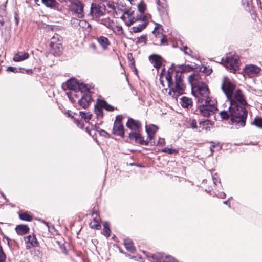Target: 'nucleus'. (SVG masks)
I'll list each match as a JSON object with an SVG mask.
<instances>
[{"instance_id":"obj_1","label":"nucleus","mask_w":262,"mask_h":262,"mask_svg":"<svg viewBox=\"0 0 262 262\" xmlns=\"http://www.w3.org/2000/svg\"><path fill=\"white\" fill-rule=\"evenodd\" d=\"M219 114L223 120L230 119L231 124L237 128L245 126L248 112L245 106L239 105L222 107Z\"/></svg>"},{"instance_id":"obj_2","label":"nucleus","mask_w":262,"mask_h":262,"mask_svg":"<svg viewBox=\"0 0 262 262\" xmlns=\"http://www.w3.org/2000/svg\"><path fill=\"white\" fill-rule=\"evenodd\" d=\"M182 73L180 72L168 71L165 78L169 88V94L172 97L177 98L184 92L185 86L182 79Z\"/></svg>"},{"instance_id":"obj_3","label":"nucleus","mask_w":262,"mask_h":262,"mask_svg":"<svg viewBox=\"0 0 262 262\" xmlns=\"http://www.w3.org/2000/svg\"><path fill=\"white\" fill-rule=\"evenodd\" d=\"M247 105L245 95L240 89H237L231 96V98L228 99L226 102L223 104L222 107L233 105L245 106Z\"/></svg>"},{"instance_id":"obj_4","label":"nucleus","mask_w":262,"mask_h":262,"mask_svg":"<svg viewBox=\"0 0 262 262\" xmlns=\"http://www.w3.org/2000/svg\"><path fill=\"white\" fill-rule=\"evenodd\" d=\"M199 111L201 115L205 117H209L217 110L216 102H210L206 104L197 105Z\"/></svg>"},{"instance_id":"obj_5","label":"nucleus","mask_w":262,"mask_h":262,"mask_svg":"<svg viewBox=\"0 0 262 262\" xmlns=\"http://www.w3.org/2000/svg\"><path fill=\"white\" fill-rule=\"evenodd\" d=\"M224 64L231 72L235 73L239 69L238 57L232 53L227 54Z\"/></svg>"},{"instance_id":"obj_6","label":"nucleus","mask_w":262,"mask_h":262,"mask_svg":"<svg viewBox=\"0 0 262 262\" xmlns=\"http://www.w3.org/2000/svg\"><path fill=\"white\" fill-rule=\"evenodd\" d=\"M62 37L57 34H55L51 38L49 46L51 52L55 56H59L62 52Z\"/></svg>"},{"instance_id":"obj_7","label":"nucleus","mask_w":262,"mask_h":262,"mask_svg":"<svg viewBox=\"0 0 262 262\" xmlns=\"http://www.w3.org/2000/svg\"><path fill=\"white\" fill-rule=\"evenodd\" d=\"M110 112H112L115 108L113 106L109 104L106 101L104 100L97 99V102L95 105L94 111L98 118H102L104 116L103 110Z\"/></svg>"},{"instance_id":"obj_8","label":"nucleus","mask_w":262,"mask_h":262,"mask_svg":"<svg viewBox=\"0 0 262 262\" xmlns=\"http://www.w3.org/2000/svg\"><path fill=\"white\" fill-rule=\"evenodd\" d=\"M84 6L81 1L76 0L70 3L69 10L73 15L82 18L84 16Z\"/></svg>"},{"instance_id":"obj_9","label":"nucleus","mask_w":262,"mask_h":262,"mask_svg":"<svg viewBox=\"0 0 262 262\" xmlns=\"http://www.w3.org/2000/svg\"><path fill=\"white\" fill-rule=\"evenodd\" d=\"M221 88L227 99L231 98V96L236 90L235 85L231 82L230 79L227 76H224L223 78Z\"/></svg>"},{"instance_id":"obj_10","label":"nucleus","mask_w":262,"mask_h":262,"mask_svg":"<svg viewBox=\"0 0 262 262\" xmlns=\"http://www.w3.org/2000/svg\"><path fill=\"white\" fill-rule=\"evenodd\" d=\"M105 10V5L92 3L91 6L90 14L93 18H98L104 15Z\"/></svg>"},{"instance_id":"obj_11","label":"nucleus","mask_w":262,"mask_h":262,"mask_svg":"<svg viewBox=\"0 0 262 262\" xmlns=\"http://www.w3.org/2000/svg\"><path fill=\"white\" fill-rule=\"evenodd\" d=\"M135 12L132 9L125 8L123 14L121 16V19L124 21L127 26H130L137 21V19L134 16Z\"/></svg>"},{"instance_id":"obj_12","label":"nucleus","mask_w":262,"mask_h":262,"mask_svg":"<svg viewBox=\"0 0 262 262\" xmlns=\"http://www.w3.org/2000/svg\"><path fill=\"white\" fill-rule=\"evenodd\" d=\"M122 117L121 115L116 116L114 123L113 128V133L117 136L124 137V127L122 123Z\"/></svg>"},{"instance_id":"obj_13","label":"nucleus","mask_w":262,"mask_h":262,"mask_svg":"<svg viewBox=\"0 0 262 262\" xmlns=\"http://www.w3.org/2000/svg\"><path fill=\"white\" fill-rule=\"evenodd\" d=\"M261 71L260 67L253 64L246 65L244 69L245 75L249 77H253L256 76Z\"/></svg>"},{"instance_id":"obj_14","label":"nucleus","mask_w":262,"mask_h":262,"mask_svg":"<svg viewBox=\"0 0 262 262\" xmlns=\"http://www.w3.org/2000/svg\"><path fill=\"white\" fill-rule=\"evenodd\" d=\"M202 76L204 77V75H201L199 74H194L189 77V81L193 88L196 89V88L201 86V85L205 84L203 81L202 78Z\"/></svg>"},{"instance_id":"obj_15","label":"nucleus","mask_w":262,"mask_h":262,"mask_svg":"<svg viewBox=\"0 0 262 262\" xmlns=\"http://www.w3.org/2000/svg\"><path fill=\"white\" fill-rule=\"evenodd\" d=\"M129 138L130 140H134L137 143L142 145H148L149 140L148 139L144 140V138L139 132H132L129 134Z\"/></svg>"},{"instance_id":"obj_16","label":"nucleus","mask_w":262,"mask_h":262,"mask_svg":"<svg viewBox=\"0 0 262 262\" xmlns=\"http://www.w3.org/2000/svg\"><path fill=\"white\" fill-rule=\"evenodd\" d=\"M151 258L153 262H178L173 257L170 256H164L162 253H156L152 254Z\"/></svg>"},{"instance_id":"obj_17","label":"nucleus","mask_w":262,"mask_h":262,"mask_svg":"<svg viewBox=\"0 0 262 262\" xmlns=\"http://www.w3.org/2000/svg\"><path fill=\"white\" fill-rule=\"evenodd\" d=\"M126 126L134 132H138L141 127V122L137 120L129 118L126 124Z\"/></svg>"},{"instance_id":"obj_18","label":"nucleus","mask_w":262,"mask_h":262,"mask_svg":"<svg viewBox=\"0 0 262 262\" xmlns=\"http://www.w3.org/2000/svg\"><path fill=\"white\" fill-rule=\"evenodd\" d=\"M26 244V249H29L38 246V241L35 236L33 235H28L24 238Z\"/></svg>"},{"instance_id":"obj_19","label":"nucleus","mask_w":262,"mask_h":262,"mask_svg":"<svg viewBox=\"0 0 262 262\" xmlns=\"http://www.w3.org/2000/svg\"><path fill=\"white\" fill-rule=\"evenodd\" d=\"M92 100V98L91 95L88 94H84L78 100V104L82 108H85L90 105Z\"/></svg>"},{"instance_id":"obj_20","label":"nucleus","mask_w":262,"mask_h":262,"mask_svg":"<svg viewBox=\"0 0 262 262\" xmlns=\"http://www.w3.org/2000/svg\"><path fill=\"white\" fill-rule=\"evenodd\" d=\"M149 61L156 69H159L162 64V58L158 55L153 54L149 57Z\"/></svg>"},{"instance_id":"obj_21","label":"nucleus","mask_w":262,"mask_h":262,"mask_svg":"<svg viewBox=\"0 0 262 262\" xmlns=\"http://www.w3.org/2000/svg\"><path fill=\"white\" fill-rule=\"evenodd\" d=\"M141 19L143 20L144 23L139 24L137 26L133 27L131 28V32L135 33L140 32L147 26L148 23V18L145 16H143Z\"/></svg>"},{"instance_id":"obj_22","label":"nucleus","mask_w":262,"mask_h":262,"mask_svg":"<svg viewBox=\"0 0 262 262\" xmlns=\"http://www.w3.org/2000/svg\"><path fill=\"white\" fill-rule=\"evenodd\" d=\"M197 105L201 104H206L210 102H215L214 100H213L209 97V95H199L196 94L195 95Z\"/></svg>"},{"instance_id":"obj_23","label":"nucleus","mask_w":262,"mask_h":262,"mask_svg":"<svg viewBox=\"0 0 262 262\" xmlns=\"http://www.w3.org/2000/svg\"><path fill=\"white\" fill-rule=\"evenodd\" d=\"M92 216L93 220L89 223L90 227L91 228L99 229L101 227L100 217L95 212L92 214Z\"/></svg>"},{"instance_id":"obj_24","label":"nucleus","mask_w":262,"mask_h":262,"mask_svg":"<svg viewBox=\"0 0 262 262\" xmlns=\"http://www.w3.org/2000/svg\"><path fill=\"white\" fill-rule=\"evenodd\" d=\"M180 103L183 108H189L192 106V99L185 96H183L180 99Z\"/></svg>"},{"instance_id":"obj_25","label":"nucleus","mask_w":262,"mask_h":262,"mask_svg":"<svg viewBox=\"0 0 262 262\" xmlns=\"http://www.w3.org/2000/svg\"><path fill=\"white\" fill-rule=\"evenodd\" d=\"M29 55L28 53L25 52H18L15 54L13 57L14 61L19 62L28 59Z\"/></svg>"},{"instance_id":"obj_26","label":"nucleus","mask_w":262,"mask_h":262,"mask_svg":"<svg viewBox=\"0 0 262 262\" xmlns=\"http://www.w3.org/2000/svg\"><path fill=\"white\" fill-rule=\"evenodd\" d=\"M15 230L18 235H23L29 232V228L26 225H19L16 227Z\"/></svg>"},{"instance_id":"obj_27","label":"nucleus","mask_w":262,"mask_h":262,"mask_svg":"<svg viewBox=\"0 0 262 262\" xmlns=\"http://www.w3.org/2000/svg\"><path fill=\"white\" fill-rule=\"evenodd\" d=\"M124 245L127 251L131 253L135 251V248L134 246L133 241L129 238H125L124 239Z\"/></svg>"},{"instance_id":"obj_28","label":"nucleus","mask_w":262,"mask_h":262,"mask_svg":"<svg viewBox=\"0 0 262 262\" xmlns=\"http://www.w3.org/2000/svg\"><path fill=\"white\" fill-rule=\"evenodd\" d=\"M97 41L100 45L105 50L108 48L110 45L109 40L106 37L101 36L97 38Z\"/></svg>"},{"instance_id":"obj_29","label":"nucleus","mask_w":262,"mask_h":262,"mask_svg":"<svg viewBox=\"0 0 262 262\" xmlns=\"http://www.w3.org/2000/svg\"><path fill=\"white\" fill-rule=\"evenodd\" d=\"M66 85L69 90L75 91L78 89V82L75 79L71 78L67 81Z\"/></svg>"},{"instance_id":"obj_30","label":"nucleus","mask_w":262,"mask_h":262,"mask_svg":"<svg viewBox=\"0 0 262 262\" xmlns=\"http://www.w3.org/2000/svg\"><path fill=\"white\" fill-rule=\"evenodd\" d=\"M196 93L199 95H209L210 93L209 89L205 83L201 85V86L196 88Z\"/></svg>"},{"instance_id":"obj_31","label":"nucleus","mask_w":262,"mask_h":262,"mask_svg":"<svg viewBox=\"0 0 262 262\" xmlns=\"http://www.w3.org/2000/svg\"><path fill=\"white\" fill-rule=\"evenodd\" d=\"M41 2L47 7L52 9L57 8L59 5L56 0H41Z\"/></svg>"},{"instance_id":"obj_32","label":"nucleus","mask_w":262,"mask_h":262,"mask_svg":"<svg viewBox=\"0 0 262 262\" xmlns=\"http://www.w3.org/2000/svg\"><path fill=\"white\" fill-rule=\"evenodd\" d=\"M100 23L104 25L105 27L109 29H111L113 25V21L109 17L99 19Z\"/></svg>"},{"instance_id":"obj_33","label":"nucleus","mask_w":262,"mask_h":262,"mask_svg":"<svg viewBox=\"0 0 262 262\" xmlns=\"http://www.w3.org/2000/svg\"><path fill=\"white\" fill-rule=\"evenodd\" d=\"M111 29H112L113 32L117 35L120 36L123 34V29L121 26H114L113 25Z\"/></svg>"},{"instance_id":"obj_34","label":"nucleus","mask_w":262,"mask_h":262,"mask_svg":"<svg viewBox=\"0 0 262 262\" xmlns=\"http://www.w3.org/2000/svg\"><path fill=\"white\" fill-rule=\"evenodd\" d=\"M199 127H201L202 130H207L210 129L211 124L210 120L206 119L204 121H201L199 123Z\"/></svg>"},{"instance_id":"obj_35","label":"nucleus","mask_w":262,"mask_h":262,"mask_svg":"<svg viewBox=\"0 0 262 262\" xmlns=\"http://www.w3.org/2000/svg\"><path fill=\"white\" fill-rule=\"evenodd\" d=\"M19 216L21 220L25 221L30 222L33 219L32 216L26 212L19 213Z\"/></svg>"},{"instance_id":"obj_36","label":"nucleus","mask_w":262,"mask_h":262,"mask_svg":"<svg viewBox=\"0 0 262 262\" xmlns=\"http://www.w3.org/2000/svg\"><path fill=\"white\" fill-rule=\"evenodd\" d=\"M103 234L107 237L110 236L111 230L109 228V224L107 222H105L103 224Z\"/></svg>"},{"instance_id":"obj_37","label":"nucleus","mask_w":262,"mask_h":262,"mask_svg":"<svg viewBox=\"0 0 262 262\" xmlns=\"http://www.w3.org/2000/svg\"><path fill=\"white\" fill-rule=\"evenodd\" d=\"M157 130L158 127L155 125L151 124L149 126H146V131L147 133H150L154 135Z\"/></svg>"},{"instance_id":"obj_38","label":"nucleus","mask_w":262,"mask_h":262,"mask_svg":"<svg viewBox=\"0 0 262 262\" xmlns=\"http://www.w3.org/2000/svg\"><path fill=\"white\" fill-rule=\"evenodd\" d=\"M147 40V35H142L139 37L137 38V40L136 41V43L137 45L139 44H145Z\"/></svg>"},{"instance_id":"obj_39","label":"nucleus","mask_w":262,"mask_h":262,"mask_svg":"<svg viewBox=\"0 0 262 262\" xmlns=\"http://www.w3.org/2000/svg\"><path fill=\"white\" fill-rule=\"evenodd\" d=\"M80 114L81 118L84 119L85 121H89L92 117V114L90 112H80Z\"/></svg>"},{"instance_id":"obj_40","label":"nucleus","mask_w":262,"mask_h":262,"mask_svg":"<svg viewBox=\"0 0 262 262\" xmlns=\"http://www.w3.org/2000/svg\"><path fill=\"white\" fill-rule=\"evenodd\" d=\"M107 5L109 8L112 9L114 12H116V13H117V10H119V8L116 4H115L113 2L109 1L107 3Z\"/></svg>"},{"instance_id":"obj_41","label":"nucleus","mask_w":262,"mask_h":262,"mask_svg":"<svg viewBox=\"0 0 262 262\" xmlns=\"http://www.w3.org/2000/svg\"><path fill=\"white\" fill-rule=\"evenodd\" d=\"M252 124L257 127L262 129V118L260 117L255 118Z\"/></svg>"},{"instance_id":"obj_42","label":"nucleus","mask_w":262,"mask_h":262,"mask_svg":"<svg viewBox=\"0 0 262 262\" xmlns=\"http://www.w3.org/2000/svg\"><path fill=\"white\" fill-rule=\"evenodd\" d=\"M187 125L189 127L195 129L197 128V122L196 121L193 119H190L187 121Z\"/></svg>"},{"instance_id":"obj_43","label":"nucleus","mask_w":262,"mask_h":262,"mask_svg":"<svg viewBox=\"0 0 262 262\" xmlns=\"http://www.w3.org/2000/svg\"><path fill=\"white\" fill-rule=\"evenodd\" d=\"M160 25L157 24V26L155 27L154 31H152V33L155 35V36L157 37L161 36V34L162 33L160 32Z\"/></svg>"},{"instance_id":"obj_44","label":"nucleus","mask_w":262,"mask_h":262,"mask_svg":"<svg viewBox=\"0 0 262 262\" xmlns=\"http://www.w3.org/2000/svg\"><path fill=\"white\" fill-rule=\"evenodd\" d=\"M157 3L158 5V9L159 11L161 10V8H164L166 6L165 0H158Z\"/></svg>"},{"instance_id":"obj_45","label":"nucleus","mask_w":262,"mask_h":262,"mask_svg":"<svg viewBox=\"0 0 262 262\" xmlns=\"http://www.w3.org/2000/svg\"><path fill=\"white\" fill-rule=\"evenodd\" d=\"M161 151L163 152L168 153L169 154H172L173 153L178 152V151L176 149L169 148H165L162 149Z\"/></svg>"},{"instance_id":"obj_46","label":"nucleus","mask_w":262,"mask_h":262,"mask_svg":"<svg viewBox=\"0 0 262 262\" xmlns=\"http://www.w3.org/2000/svg\"><path fill=\"white\" fill-rule=\"evenodd\" d=\"M138 8L140 12L143 13L146 10V5L144 3L141 2L138 4Z\"/></svg>"},{"instance_id":"obj_47","label":"nucleus","mask_w":262,"mask_h":262,"mask_svg":"<svg viewBox=\"0 0 262 262\" xmlns=\"http://www.w3.org/2000/svg\"><path fill=\"white\" fill-rule=\"evenodd\" d=\"M78 89H79V90L82 93L86 92L89 91V89L88 88L86 84H83V83L79 84V82H78Z\"/></svg>"},{"instance_id":"obj_48","label":"nucleus","mask_w":262,"mask_h":262,"mask_svg":"<svg viewBox=\"0 0 262 262\" xmlns=\"http://www.w3.org/2000/svg\"><path fill=\"white\" fill-rule=\"evenodd\" d=\"M202 68V72L207 75L211 74L212 71V69L209 67H203Z\"/></svg>"},{"instance_id":"obj_49","label":"nucleus","mask_w":262,"mask_h":262,"mask_svg":"<svg viewBox=\"0 0 262 262\" xmlns=\"http://www.w3.org/2000/svg\"><path fill=\"white\" fill-rule=\"evenodd\" d=\"M6 255L5 254L2 248L0 246V262H5Z\"/></svg>"},{"instance_id":"obj_50","label":"nucleus","mask_w":262,"mask_h":262,"mask_svg":"<svg viewBox=\"0 0 262 262\" xmlns=\"http://www.w3.org/2000/svg\"><path fill=\"white\" fill-rule=\"evenodd\" d=\"M183 50L185 54H187L188 55H191V54L192 53L191 50L187 46H184Z\"/></svg>"},{"instance_id":"obj_51","label":"nucleus","mask_w":262,"mask_h":262,"mask_svg":"<svg viewBox=\"0 0 262 262\" xmlns=\"http://www.w3.org/2000/svg\"><path fill=\"white\" fill-rule=\"evenodd\" d=\"M161 36L162 37L160 40L161 45H164L167 44V40L165 36L163 35V34H161Z\"/></svg>"},{"instance_id":"obj_52","label":"nucleus","mask_w":262,"mask_h":262,"mask_svg":"<svg viewBox=\"0 0 262 262\" xmlns=\"http://www.w3.org/2000/svg\"><path fill=\"white\" fill-rule=\"evenodd\" d=\"M6 70H7V71L12 72H14V73H16V72H18L17 68L15 67H8L7 68Z\"/></svg>"},{"instance_id":"obj_53","label":"nucleus","mask_w":262,"mask_h":262,"mask_svg":"<svg viewBox=\"0 0 262 262\" xmlns=\"http://www.w3.org/2000/svg\"><path fill=\"white\" fill-rule=\"evenodd\" d=\"M148 136L147 137V139L149 140V143H150V145H152V142L151 141L154 137V134H150V133H147Z\"/></svg>"},{"instance_id":"obj_54","label":"nucleus","mask_w":262,"mask_h":262,"mask_svg":"<svg viewBox=\"0 0 262 262\" xmlns=\"http://www.w3.org/2000/svg\"><path fill=\"white\" fill-rule=\"evenodd\" d=\"M165 139L164 138H159V141L158 142V144L163 146L165 144Z\"/></svg>"},{"instance_id":"obj_55","label":"nucleus","mask_w":262,"mask_h":262,"mask_svg":"<svg viewBox=\"0 0 262 262\" xmlns=\"http://www.w3.org/2000/svg\"><path fill=\"white\" fill-rule=\"evenodd\" d=\"M14 19H15L16 24L18 25V23H19V16H18V14L16 12L14 13Z\"/></svg>"},{"instance_id":"obj_56","label":"nucleus","mask_w":262,"mask_h":262,"mask_svg":"<svg viewBox=\"0 0 262 262\" xmlns=\"http://www.w3.org/2000/svg\"><path fill=\"white\" fill-rule=\"evenodd\" d=\"M99 133H100V135L103 136L104 137L108 136V134L106 131H105L104 130H101Z\"/></svg>"},{"instance_id":"obj_57","label":"nucleus","mask_w":262,"mask_h":262,"mask_svg":"<svg viewBox=\"0 0 262 262\" xmlns=\"http://www.w3.org/2000/svg\"><path fill=\"white\" fill-rule=\"evenodd\" d=\"M217 196L221 198H225L226 196V194L224 192L219 193L217 195Z\"/></svg>"},{"instance_id":"obj_58","label":"nucleus","mask_w":262,"mask_h":262,"mask_svg":"<svg viewBox=\"0 0 262 262\" xmlns=\"http://www.w3.org/2000/svg\"><path fill=\"white\" fill-rule=\"evenodd\" d=\"M76 124H77V126H78L79 127H80V128H82V127H83V124H82V123H81L80 122V121H78V120H77V121H76Z\"/></svg>"},{"instance_id":"obj_59","label":"nucleus","mask_w":262,"mask_h":262,"mask_svg":"<svg viewBox=\"0 0 262 262\" xmlns=\"http://www.w3.org/2000/svg\"><path fill=\"white\" fill-rule=\"evenodd\" d=\"M76 124H77V126H78L79 127H80V128H82V127H83V124H82V123H81L80 122V121H78V120H77V121H76Z\"/></svg>"},{"instance_id":"obj_60","label":"nucleus","mask_w":262,"mask_h":262,"mask_svg":"<svg viewBox=\"0 0 262 262\" xmlns=\"http://www.w3.org/2000/svg\"><path fill=\"white\" fill-rule=\"evenodd\" d=\"M76 124H77V126H78L79 127H80V128H82V127H83V124H82V123H81L80 122V121H78V120H77V121H76Z\"/></svg>"},{"instance_id":"obj_61","label":"nucleus","mask_w":262,"mask_h":262,"mask_svg":"<svg viewBox=\"0 0 262 262\" xmlns=\"http://www.w3.org/2000/svg\"><path fill=\"white\" fill-rule=\"evenodd\" d=\"M212 179H213V183L215 184H216V182L217 181V179L214 176H213V177H212Z\"/></svg>"},{"instance_id":"obj_62","label":"nucleus","mask_w":262,"mask_h":262,"mask_svg":"<svg viewBox=\"0 0 262 262\" xmlns=\"http://www.w3.org/2000/svg\"><path fill=\"white\" fill-rule=\"evenodd\" d=\"M223 203L224 204H226V205H228L229 207H230V203H229V201L228 200L224 201Z\"/></svg>"},{"instance_id":"obj_63","label":"nucleus","mask_w":262,"mask_h":262,"mask_svg":"<svg viewBox=\"0 0 262 262\" xmlns=\"http://www.w3.org/2000/svg\"><path fill=\"white\" fill-rule=\"evenodd\" d=\"M34 2H35V3L38 5H39L38 4V2H39V0H34Z\"/></svg>"},{"instance_id":"obj_64","label":"nucleus","mask_w":262,"mask_h":262,"mask_svg":"<svg viewBox=\"0 0 262 262\" xmlns=\"http://www.w3.org/2000/svg\"><path fill=\"white\" fill-rule=\"evenodd\" d=\"M242 2L243 5H245V3L246 2V0H242Z\"/></svg>"}]
</instances>
